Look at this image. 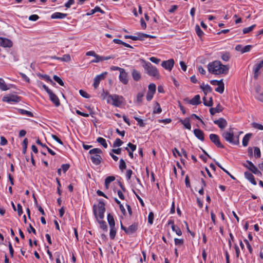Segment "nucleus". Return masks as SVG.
<instances>
[{
  "label": "nucleus",
  "mask_w": 263,
  "mask_h": 263,
  "mask_svg": "<svg viewBox=\"0 0 263 263\" xmlns=\"http://www.w3.org/2000/svg\"><path fill=\"white\" fill-rule=\"evenodd\" d=\"M134 119L138 122V124L140 127H144L145 126V123L143 122V120L137 117H134Z\"/></svg>",
  "instance_id": "864d4df0"
},
{
  "label": "nucleus",
  "mask_w": 263,
  "mask_h": 263,
  "mask_svg": "<svg viewBox=\"0 0 263 263\" xmlns=\"http://www.w3.org/2000/svg\"><path fill=\"white\" fill-rule=\"evenodd\" d=\"M203 104L205 106H212L213 105V99H212V97H211L210 98L209 101L208 102L206 100V97H204L203 98Z\"/></svg>",
  "instance_id": "f704fd0d"
},
{
  "label": "nucleus",
  "mask_w": 263,
  "mask_h": 263,
  "mask_svg": "<svg viewBox=\"0 0 263 263\" xmlns=\"http://www.w3.org/2000/svg\"><path fill=\"white\" fill-rule=\"evenodd\" d=\"M49 96L50 100L55 105V106H59L60 105V101L57 97L52 91L48 93Z\"/></svg>",
  "instance_id": "ddd939ff"
},
{
  "label": "nucleus",
  "mask_w": 263,
  "mask_h": 263,
  "mask_svg": "<svg viewBox=\"0 0 263 263\" xmlns=\"http://www.w3.org/2000/svg\"><path fill=\"white\" fill-rule=\"evenodd\" d=\"M210 140L218 147L223 148L224 146L221 144L219 137L216 134H211L210 135Z\"/></svg>",
  "instance_id": "6e6552de"
},
{
  "label": "nucleus",
  "mask_w": 263,
  "mask_h": 263,
  "mask_svg": "<svg viewBox=\"0 0 263 263\" xmlns=\"http://www.w3.org/2000/svg\"><path fill=\"white\" fill-rule=\"evenodd\" d=\"M256 26V25H253L249 27H247V28H245L243 29L242 31H243V34H247V33H249V32H250L251 31H252L253 29Z\"/></svg>",
  "instance_id": "e433bc0d"
},
{
  "label": "nucleus",
  "mask_w": 263,
  "mask_h": 263,
  "mask_svg": "<svg viewBox=\"0 0 263 263\" xmlns=\"http://www.w3.org/2000/svg\"><path fill=\"white\" fill-rule=\"evenodd\" d=\"M61 167L62 168L63 172L65 173L69 168L70 165L69 164H64L62 165Z\"/></svg>",
  "instance_id": "13d9d810"
},
{
  "label": "nucleus",
  "mask_w": 263,
  "mask_h": 263,
  "mask_svg": "<svg viewBox=\"0 0 263 263\" xmlns=\"http://www.w3.org/2000/svg\"><path fill=\"white\" fill-rule=\"evenodd\" d=\"M115 180V177L114 176H108L107 177L105 180V181L106 182V183L110 184V183Z\"/></svg>",
  "instance_id": "bf43d9fd"
},
{
  "label": "nucleus",
  "mask_w": 263,
  "mask_h": 263,
  "mask_svg": "<svg viewBox=\"0 0 263 263\" xmlns=\"http://www.w3.org/2000/svg\"><path fill=\"white\" fill-rule=\"evenodd\" d=\"M2 100L4 102L8 103H10L11 102L17 103L21 101V99L20 97L17 95H10L3 97Z\"/></svg>",
  "instance_id": "1a4fd4ad"
},
{
  "label": "nucleus",
  "mask_w": 263,
  "mask_h": 263,
  "mask_svg": "<svg viewBox=\"0 0 263 263\" xmlns=\"http://www.w3.org/2000/svg\"><path fill=\"white\" fill-rule=\"evenodd\" d=\"M245 177L249 180L253 185H256L257 183L255 180L254 176L249 172H245Z\"/></svg>",
  "instance_id": "aec40b11"
},
{
  "label": "nucleus",
  "mask_w": 263,
  "mask_h": 263,
  "mask_svg": "<svg viewBox=\"0 0 263 263\" xmlns=\"http://www.w3.org/2000/svg\"><path fill=\"white\" fill-rule=\"evenodd\" d=\"M244 241L246 243V244L247 245V248H248V249L249 250V251L250 253L252 254V252H253V249L252 248V247H251V245L250 244V243L249 242V241L247 239H245Z\"/></svg>",
  "instance_id": "680f3d73"
},
{
  "label": "nucleus",
  "mask_w": 263,
  "mask_h": 263,
  "mask_svg": "<svg viewBox=\"0 0 263 263\" xmlns=\"http://www.w3.org/2000/svg\"><path fill=\"white\" fill-rule=\"evenodd\" d=\"M254 156L256 158H259L261 156L260 149L258 147H254Z\"/></svg>",
  "instance_id": "603ef678"
},
{
  "label": "nucleus",
  "mask_w": 263,
  "mask_h": 263,
  "mask_svg": "<svg viewBox=\"0 0 263 263\" xmlns=\"http://www.w3.org/2000/svg\"><path fill=\"white\" fill-rule=\"evenodd\" d=\"M132 76L133 79L136 82L139 81L142 78L140 72L135 69L132 70Z\"/></svg>",
  "instance_id": "dca6fc26"
},
{
  "label": "nucleus",
  "mask_w": 263,
  "mask_h": 263,
  "mask_svg": "<svg viewBox=\"0 0 263 263\" xmlns=\"http://www.w3.org/2000/svg\"><path fill=\"white\" fill-rule=\"evenodd\" d=\"M189 103L193 105H197L201 103L200 97L199 95H197L191 100H189Z\"/></svg>",
  "instance_id": "412c9836"
},
{
  "label": "nucleus",
  "mask_w": 263,
  "mask_h": 263,
  "mask_svg": "<svg viewBox=\"0 0 263 263\" xmlns=\"http://www.w3.org/2000/svg\"><path fill=\"white\" fill-rule=\"evenodd\" d=\"M216 164L220 167L223 172L227 173L233 180H235L236 179L235 177H234L232 175H231L227 170L224 168L222 166L219 164V162H216Z\"/></svg>",
  "instance_id": "2f4dec72"
},
{
  "label": "nucleus",
  "mask_w": 263,
  "mask_h": 263,
  "mask_svg": "<svg viewBox=\"0 0 263 263\" xmlns=\"http://www.w3.org/2000/svg\"><path fill=\"white\" fill-rule=\"evenodd\" d=\"M123 144V142L122 140H121L120 139L117 138L116 139V140L114 141L113 143V147H119L122 145Z\"/></svg>",
  "instance_id": "49530a36"
},
{
  "label": "nucleus",
  "mask_w": 263,
  "mask_h": 263,
  "mask_svg": "<svg viewBox=\"0 0 263 263\" xmlns=\"http://www.w3.org/2000/svg\"><path fill=\"white\" fill-rule=\"evenodd\" d=\"M252 45H247L245 46L244 47H242V49L241 50V52L242 53H244L247 52H249L250 51L251 49L252 48Z\"/></svg>",
  "instance_id": "09e8293b"
},
{
  "label": "nucleus",
  "mask_w": 263,
  "mask_h": 263,
  "mask_svg": "<svg viewBox=\"0 0 263 263\" xmlns=\"http://www.w3.org/2000/svg\"><path fill=\"white\" fill-rule=\"evenodd\" d=\"M79 93L81 96L85 98H89L90 95L88 94L86 91H84L83 90H80Z\"/></svg>",
  "instance_id": "4d7b16f0"
},
{
  "label": "nucleus",
  "mask_w": 263,
  "mask_h": 263,
  "mask_svg": "<svg viewBox=\"0 0 263 263\" xmlns=\"http://www.w3.org/2000/svg\"><path fill=\"white\" fill-rule=\"evenodd\" d=\"M162 111V109L160 107L159 103L157 102H156L155 103L154 108L153 111V113L155 114H160Z\"/></svg>",
  "instance_id": "c85d7f7f"
},
{
  "label": "nucleus",
  "mask_w": 263,
  "mask_h": 263,
  "mask_svg": "<svg viewBox=\"0 0 263 263\" xmlns=\"http://www.w3.org/2000/svg\"><path fill=\"white\" fill-rule=\"evenodd\" d=\"M174 65V60L172 59L167 61H164L161 63V66L166 70L171 71Z\"/></svg>",
  "instance_id": "9d476101"
},
{
  "label": "nucleus",
  "mask_w": 263,
  "mask_h": 263,
  "mask_svg": "<svg viewBox=\"0 0 263 263\" xmlns=\"http://www.w3.org/2000/svg\"><path fill=\"white\" fill-rule=\"evenodd\" d=\"M209 72L214 74H226L228 73L229 67L224 65L220 61H215L210 62L208 65Z\"/></svg>",
  "instance_id": "f257e3e1"
},
{
  "label": "nucleus",
  "mask_w": 263,
  "mask_h": 263,
  "mask_svg": "<svg viewBox=\"0 0 263 263\" xmlns=\"http://www.w3.org/2000/svg\"><path fill=\"white\" fill-rule=\"evenodd\" d=\"M148 92H153V93H155L156 92V85L154 83H151L149 85H148Z\"/></svg>",
  "instance_id": "a19ab883"
},
{
  "label": "nucleus",
  "mask_w": 263,
  "mask_h": 263,
  "mask_svg": "<svg viewBox=\"0 0 263 263\" xmlns=\"http://www.w3.org/2000/svg\"><path fill=\"white\" fill-rule=\"evenodd\" d=\"M154 94H155V93L147 91L146 96V100L148 101H150L153 99Z\"/></svg>",
  "instance_id": "052dcab7"
},
{
  "label": "nucleus",
  "mask_w": 263,
  "mask_h": 263,
  "mask_svg": "<svg viewBox=\"0 0 263 263\" xmlns=\"http://www.w3.org/2000/svg\"><path fill=\"white\" fill-rule=\"evenodd\" d=\"M17 211L18 215V216H20L23 213L22 206L20 203H18L17 204Z\"/></svg>",
  "instance_id": "0e129e2a"
},
{
  "label": "nucleus",
  "mask_w": 263,
  "mask_h": 263,
  "mask_svg": "<svg viewBox=\"0 0 263 263\" xmlns=\"http://www.w3.org/2000/svg\"><path fill=\"white\" fill-rule=\"evenodd\" d=\"M0 89L6 91L9 89V87L5 83L3 79L0 78Z\"/></svg>",
  "instance_id": "c756f323"
},
{
  "label": "nucleus",
  "mask_w": 263,
  "mask_h": 263,
  "mask_svg": "<svg viewBox=\"0 0 263 263\" xmlns=\"http://www.w3.org/2000/svg\"><path fill=\"white\" fill-rule=\"evenodd\" d=\"M195 31L198 36L201 37L203 34V31L201 30L199 25H196L195 26Z\"/></svg>",
  "instance_id": "ea45409f"
},
{
  "label": "nucleus",
  "mask_w": 263,
  "mask_h": 263,
  "mask_svg": "<svg viewBox=\"0 0 263 263\" xmlns=\"http://www.w3.org/2000/svg\"><path fill=\"white\" fill-rule=\"evenodd\" d=\"M223 109V107L220 104H218L216 107H212L210 109V112L211 115H214L216 112H220Z\"/></svg>",
  "instance_id": "f3484780"
},
{
  "label": "nucleus",
  "mask_w": 263,
  "mask_h": 263,
  "mask_svg": "<svg viewBox=\"0 0 263 263\" xmlns=\"http://www.w3.org/2000/svg\"><path fill=\"white\" fill-rule=\"evenodd\" d=\"M262 67L263 65L261 64V62L259 64L255 65L254 68V78L255 79L257 80L258 79L259 71Z\"/></svg>",
  "instance_id": "6ab92c4d"
},
{
  "label": "nucleus",
  "mask_w": 263,
  "mask_h": 263,
  "mask_svg": "<svg viewBox=\"0 0 263 263\" xmlns=\"http://www.w3.org/2000/svg\"><path fill=\"white\" fill-rule=\"evenodd\" d=\"M101 80H100V76H96L95 78L93 84L95 88H97L98 87Z\"/></svg>",
  "instance_id": "58836bf2"
},
{
  "label": "nucleus",
  "mask_w": 263,
  "mask_h": 263,
  "mask_svg": "<svg viewBox=\"0 0 263 263\" xmlns=\"http://www.w3.org/2000/svg\"><path fill=\"white\" fill-rule=\"evenodd\" d=\"M255 98L259 101L263 102V93H260L256 95Z\"/></svg>",
  "instance_id": "774afa93"
},
{
  "label": "nucleus",
  "mask_w": 263,
  "mask_h": 263,
  "mask_svg": "<svg viewBox=\"0 0 263 263\" xmlns=\"http://www.w3.org/2000/svg\"><path fill=\"white\" fill-rule=\"evenodd\" d=\"M110 233L109 236L111 239H114L115 237L116 234V230L115 228V227H110Z\"/></svg>",
  "instance_id": "4c0bfd02"
},
{
  "label": "nucleus",
  "mask_w": 263,
  "mask_h": 263,
  "mask_svg": "<svg viewBox=\"0 0 263 263\" xmlns=\"http://www.w3.org/2000/svg\"><path fill=\"white\" fill-rule=\"evenodd\" d=\"M195 136L199 140L203 141L204 140V133L200 129H195L194 130Z\"/></svg>",
  "instance_id": "a211bd4d"
},
{
  "label": "nucleus",
  "mask_w": 263,
  "mask_h": 263,
  "mask_svg": "<svg viewBox=\"0 0 263 263\" xmlns=\"http://www.w3.org/2000/svg\"><path fill=\"white\" fill-rule=\"evenodd\" d=\"M172 229L173 231L175 232L178 235L180 236L182 235V232L180 229L175 226L174 224L172 226Z\"/></svg>",
  "instance_id": "c9c22d12"
},
{
  "label": "nucleus",
  "mask_w": 263,
  "mask_h": 263,
  "mask_svg": "<svg viewBox=\"0 0 263 263\" xmlns=\"http://www.w3.org/2000/svg\"><path fill=\"white\" fill-rule=\"evenodd\" d=\"M243 165L255 175H258L261 174V172L258 170L257 167L249 160H247L246 161V163L243 164Z\"/></svg>",
  "instance_id": "0eeeda50"
},
{
  "label": "nucleus",
  "mask_w": 263,
  "mask_h": 263,
  "mask_svg": "<svg viewBox=\"0 0 263 263\" xmlns=\"http://www.w3.org/2000/svg\"><path fill=\"white\" fill-rule=\"evenodd\" d=\"M123 98L117 95H109L107 97V102L111 103L116 107L120 106L123 103Z\"/></svg>",
  "instance_id": "39448f33"
},
{
  "label": "nucleus",
  "mask_w": 263,
  "mask_h": 263,
  "mask_svg": "<svg viewBox=\"0 0 263 263\" xmlns=\"http://www.w3.org/2000/svg\"><path fill=\"white\" fill-rule=\"evenodd\" d=\"M102 153V150L98 148H95L89 151V153L91 155L90 159L95 165H98L101 163L102 158L99 154Z\"/></svg>",
  "instance_id": "20e7f679"
},
{
  "label": "nucleus",
  "mask_w": 263,
  "mask_h": 263,
  "mask_svg": "<svg viewBox=\"0 0 263 263\" xmlns=\"http://www.w3.org/2000/svg\"><path fill=\"white\" fill-rule=\"evenodd\" d=\"M144 95V92L141 91L138 93L137 95V102L138 103H141L142 101V98Z\"/></svg>",
  "instance_id": "79ce46f5"
},
{
  "label": "nucleus",
  "mask_w": 263,
  "mask_h": 263,
  "mask_svg": "<svg viewBox=\"0 0 263 263\" xmlns=\"http://www.w3.org/2000/svg\"><path fill=\"white\" fill-rule=\"evenodd\" d=\"M107 221L110 227H115V222L113 216L109 213L107 215Z\"/></svg>",
  "instance_id": "cd10ccee"
},
{
  "label": "nucleus",
  "mask_w": 263,
  "mask_h": 263,
  "mask_svg": "<svg viewBox=\"0 0 263 263\" xmlns=\"http://www.w3.org/2000/svg\"><path fill=\"white\" fill-rule=\"evenodd\" d=\"M105 203L102 201H99L98 205L94 204L93 206V212L95 217L98 219H102L104 217V213L105 212Z\"/></svg>",
  "instance_id": "7ed1b4c3"
},
{
  "label": "nucleus",
  "mask_w": 263,
  "mask_h": 263,
  "mask_svg": "<svg viewBox=\"0 0 263 263\" xmlns=\"http://www.w3.org/2000/svg\"><path fill=\"white\" fill-rule=\"evenodd\" d=\"M54 80L58 83L61 86H64V83L62 80L58 76L54 75L53 77Z\"/></svg>",
  "instance_id": "de8ad7c7"
},
{
  "label": "nucleus",
  "mask_w": 263,
  "mask_h": 263,
  "mask_svg": "<svg viewBox=\"0 0 263 263\" xmlns=\"http://www.w3.org/2000/svg\"><path fill=\"white\" fill-rule=\"evenodd\" d=\"M137 37L138 38H139V39H138V40H140V41H143L144 40V39L147 36V34H146V33H140V32H139L137 34Z\"/></svg>",
  "instance_id": "5fc2aeb1"
},
{
  "label": "nucleus",
  "mask_w": 263,
  "mask_h": 263,
  "mask_svg": "<svg viewBox=\"0 0 263 263\" xmlns=\"http://www.w3.org/2000/svg\"><path fill=\"white\" fill-rule=\"evenodd\" d=\"M144 62L143 67L145 70L146 71V73L151 76L156 78L157 79H160V74L157 68L153 66L151 63L147 62L144 60H142Z\"/></svg>",
  "instance_id": "f03ea898"
},
{
  "label": "nucleus",
  "mask_w": 263,
  "mask_h": 263,
  "mask_svg": "<svg viewBox=\"0 0 263 263\" xmlns=\"http://www.w3.org/2000/svg\"><path fill=\"white\" fill-rule=\"evenodd\" d=\"M126 167V165L125 161L123 159H121L120 160V164H119V168L123 171L125 170Z\"/></svg>",
  "instance_id": "a18cd8bd"
},
{
  "label": "nucleus",
  "mask_w": 263,
  "mask_h": 263,
  "mask_svg": "<svg viewBox=\"0 0 263 263\" xmlns=\"http://www.w3.org/2000/svg\"><path fill=\"white\" fill-rule=\"evenodd\" d=\"M200 87L202 89L205 95H206L208 92H211L212 91V88L208 84L204 85V83H202L200 86Z\"/></svg>",
  "instance_id": "4be33fe9"
},
{
  "label": "nucleus",
  "mask_w": 263,
  "mask_h": 263,
  "mask_svg": "<svg viewBox=\"0 0 263 263\" xmlns=\"http://www.w3.org/2000/svg\"><path fill=\"white\" fill-rule=\"evenodd\" d=\"M12 42L9 39L0 37V46L10 48L12 46Z\"/></svg>",
  "instance_id": "4468645a"
},
{
  "label": "nucleus",
  "mask_w": 263,
  "mask_h": 263,
  "mask_svg": "<svg viewBox=\"0 0 263 263\" xmlns=\"http://www.w3.org/2000/svg\"><path fill=\"white\" fill-rule=\"evenodd\" d=\"M154 217V213L152 212H151L148 216V222L150 224H152L153 223Z\"/></svg>",
  "instance_id": "8fccbe9b"
},
{
  "label": "nucleus",
  "mask_w": 263,
  "mask_h": 263,
  "mask_svg": "<svg viewBox=\"0 0 263 263\" xmlns=\"http://www.w3.org/2000/svg\"><path fill=\"white\" fill-rule=\"evenodd\" d=\"M37 77H39L40 78L44 79L46 81L50 83L52 85H55V83L53 82V81L51 80V79L50 78V77L47 74H42L41 73H37Z\"/></svg>",
  "instance_id": "a878e982"
},
{
  "label": "nucleus",
  "mask_w": 263,
  "mask_h": 263,
  "mask_svg": "<svg viewBox=\"0 0 263 263\" xmlns=\"http://www.w3.org/2000/svg\"><path fill=\"white\" fill-rule=\"evenodd\" d=\"M67 15V14L66 13H62L61 12H55L51 15V17L53 19H62L66 17Z\"/></svg>",
  "instance_id": "393cba45"
},
{
  "label": "nucleus",
  "mask_w": 263,
  "mask_h": 263,
  "mask_svg": "<svg viewBox=\"0 0 263 263\" xmlns=\"http://www.w3.org/2000/svg\"><path fill=\"white\" fill-rule=\"evenodd\" d=\"M100 224V228L105 231H107V226L106 222L103 220H98Z\"/></svg>",
  "instance_id": "473e14b6"
},
{
  "label": "nucleus",
  "mask_w": 263,
  "mask_h": 263,
  "mask_svg": "<svg viewBox=\"0 0 263 263\" xmlns=\"http://www.w3.org/2000/svg\"><path fill=\"white\" fill-rule=\"evenodd\" d=\"M120 81L124 85H126L128 82V74L124 69H123L119 74Z\"/></svg>",
  "instance_id": "9b49d317"
},
{
  "label": "nucleus",
  "mask_w": 263,
  "mask_h": 263,
  "mask_svg": "<svg viewBox=\"0 0 263 263\" xmlns=\"http://www.w3.org/2000/svg\"><path fill=\"white\" fill-rule=\"evenodd\" d=\"M252 126L259 130H263V125L257 123L253 122L252 123Z\"/></svg>",
  "instance_id": "3c124183"
},
{
  "label": "nucleus",
  "mask_w": 263,
  "mask_h": 263,
  "mask_svg": "<svg viewBox=\"0 0 263 263\" xmlns=\"http://www.w3.org/2000/svg\"><path fill=\"white\" fill-rule=\"evenodd\" d=\"M23 144V151L22 153L23 154H25L27 152V144H28V139L27 138H25L22 143Z\"/></svg>",
  "instance_id": "72a5a7b5"
},
{
  "label": "nucleus",
  "mask_w": 263,
  "mask_h": 263,
  "mask_svg": "<svg viewBox=\"0 0 263 263\" xmlns=\"http://www.w3.org/2000/svg\"><path fill=\"white\" fill-rule=\"evenodd\" d=\"M214 124L218 125V126L221 129H223L227 126L228 123L226 120L223 118H220L218 120L214 121Z\"/></svg>",
  "instance_id": "f8f14e48"
},
{
  "label": "nucleus",
  "mask_w": 263,
  "mask_h": 263,
  "mask_svg": "<svg viewBox=\"0 0 263 263\" xmlns=\"http://www.w3.org/2000/svg\"><path fill=\"white\" fill-rule=\"evenodd\" d=\"M74 3V0H68V2L65 4V7L69 8L70 6Z\"/></svg>",
  "instance_id": "338daca9"
},
{
  "label": "nucleus",
  "mask_w": 263,
  "mask_h": 263,
  "mask_svg": "<svg viewBox=\"0 0 263 263\" xmlns=\"http://www.w3.org/2000/svg\"><path fill=\"white\" fill-rule=\"evenodd\" d=\"M95 59L91 61V63H98L100 62H102L103 61V56H100L98 54H97L95 57Z\"/></svg>",
  "instance_id": "c03bdc74"
},
{
  "label": "nucleus",
  "mask_w": 263,
  "mask_h": 263,
  "mask_svg": "<svg viewBox=\"0 0 263 263\" xmlns=\"http://www.w3.org/2000/svg\"><path fill=\"white\" fill-rule=\"evenodd\" d=\"M222 136L227 142H229L230 143H232L234 145H238L239 143V141L235 140L234 133L231 129L229 132H224L222 134Z\"/></svg>",
  "instance_id": "423d86ee"
},
{
  "label": "nucleus",
  "mask_w": 263,
  "mask_h": 263,
  "mask_svg": "<svg viewBox=\"0 0 263 263\" xmlns=\"http://www.w3.org/2000/svg\"><path fill=\"white\" fill-rule=\"evenodd\" d=\"M39 18V16L36 14H33L29 17V20L32 21H36Z\"/></svg>",
  "instance_id": "e2e57ef3"
},
{
  "label": "nucleus",
  "mask_w": 263,
  "mask_h": 263,
  "mask_svg": "<svg viewBox=\"0 0 263 263\" xmlns=\"http://www.w3.org/2000/svg\"><path fill=\"white\" fill-rule=\"evenodd\" d=\"M180 122L184 125V127L187 129L190 130L191 125L190 123V120L189 118H186L184 120L181 119Z\"/></svg>",
  "instance_id": "b1692460"
},
{
  "label": "nucleus",
  "mask_w": 263,
  "mask_h": 263,
  "mask_svg": "<svg viewBox=\"0 0 263 263\" xmlns=\"http://www.w3.org/2000/svg\"><path fill=\"white\" fill-rule=\"evenodd\" d=\"M138 229V224L134 223L127 228L126 234L127 235H131L136 232Z\"/></svg>",
  "instance_id": "2eb2a0df"
},
{
  "label": "nucleus",
  "mask_w": 263,
  "mask_h": 263,
  "mask_svg": "<svg viewBox=\"0 0 263 263\" xmlns=\"http://www.w3.org/2000/svg\"><path fill=\"white\" fill-rule=\"evenodd\" d=\"M62 59V61L63 62H69L71 60V57L69 54H64Z\"/></svg>",
  "instance_id": "6e6d98bb"
},
{
  "label": "nucleus",
  "mask_w": 263,
  "mask_h": 263,
  "mask_svg": "<svg viewBox=\"0 0 263 263\" xmlns=\"http://www.w3.org/2000/svg\"><path fill=\"white\" fill-rule=\"evenodd\" d=\"M252 136V134L251 133L247 134L242 139V145L243 146L246 147L248 145L249 141L251 138Z\"/></svg>",
  "instance_id": "bb28decb"
},
{
  "label": "nucleus",
  "mask_w": 263,
  "mask_h": 263,
  "mask_svg": "<svg viewBox=\"0 0 263 263\" xmlns=\"http://www.w3.org/2000/svg\"><path fill=\"white\" fill-rule=\"evenodd\" d=\"M230 58V57L228 53H224L221 56V59L224 61H228Z\"/></svg>",
  "instance_id": "69168bd1"
},
{
  "label": "nucleus",
  "mask_w": 263,
  "mask_h": 263,
  "mask_svg": "<svg viewBox=\"0 0 263 263\" xmlns=\"http://www.w3.org/2000/svg\"><path fill=\"white\" fill-rule=\"evenodd\" d=\"M97 141L101 144L104 148L107 147V144L106 140L102 137H98L97 139Z\"/></svg>",
  "instance_id": "7c9ffc66"
},
{
  "label": "nucleus",
  "mask_w": 263,
  "mask_h": 263,
  "mask_svg": "<svg viewBox=\"0 0 263 263\" xmlns=\"http://www.w3.org/2000/svg\"><path fill=\"white\" fill-rule=\"evenodd\" d=\"M217 85L218 87L215 88V91L220 93H222L224 90V84L222 79L219 81V84Z\"/></svg>",
  "instance_id": "5701e85b"
},
{
  "label": "nucleus",
  "mask_w": 263,
  "mask_h": 263,
  "mask_svg": "<svg viewBox=\"0 0 263 263\" xmlns=\"http://www.w3.org/2000/svg\"><path fill=\"white\" fill-rule=\"evenodd\" d=\"M19 111L22 115H26L30 117H33V115L32 112H31V111L26 110L25 109H20Z\"/></svg>",
  "instance_id": "37998d69"
}]
</instances>
